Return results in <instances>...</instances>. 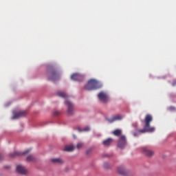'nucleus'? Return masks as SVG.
<instances>
[{
    "mask_svg": "<svg viewBox=\"0 0 176 176\" xmlns=\"http://www.w3.org/2000/svg\"><path fill=\"white\" fill-rule=\"evenodd\" d=\"M2 159H3V155L0 154V161L2 160Z\"/></svg>",
    "mask_w": 176,
    "mask_h": 176,
    "instance_id": "24",
    "label": "nucleus"
},
{
    "mask_svg": "<svg viewBox=\"0 0 176 176\" xmlns=\"http://www.w3.org/2000/svg\"><path fill=\"white\" fill-rule=\"evenodd\" d=\"M58 96L59 97H61L62 98H67V97H68V96L65 94L64 92H58Z\"/></svg>",
    "mask_w": 176,
    "mask_h": 176,
    "instance_id": "19",
    "label": "nucleus"
},
{
    "mask_svg": "<svg viewBox=\"0 0 176 176\" xmlns=\"http://www.w3.org/2000/svg\"><path fill=\"white\" fill-rule=\"evenodd\" d=\"M48 71H49L48 78L50 80L54 81L60 78V73L57 72L54 66H50L48 67Z\"/></svg>",
    "mask_w": 176,
    "mask_h": 176,
    "instance_id": "3",
    "label": "nucleus"
},
{
    "mask_svg": "<svg viewBox=\"0 0 176 176\" xmlns=\"http://www.w3.org/2000/svg\"><path fill=\"white\" fill-rule=\"evenodd\" d=\"M71 79L72 80H75L76 82H82V80H83V76L76 73L72 75Z\"/></svg>",
    "mask_w": 176,
    "mask_h": 176,
    "instance_id": "7",
    "label": "nucleus"
},
{
    "mask_svg": "<svg viewBox=\"0 0 176 176\" xmlns=\"http://www.w3.org/2000/svg\"><path fill=\"white\" fill-rule=\"evenodd\" d=\"M100 87H101L100 82L97 81V80L91 79L85 86V89L88 91L97 90V89H100Z\"/></svg>",
    "mask_w": 176,
    "mask_h": 176,
    "instance_id": "2",
    "label": "nucleus"
},
{
    "mask_svg": "<svg viewBox=\"0 0 176 176\" xmlns=\"http://www.w3.org/2000/svg\"><path fill=\"white\" fill-rule=\"evenodd\" d=\"M31 152V149H28L25 151L23 153H20V151H15L13 153L10 154V156L11 157H16V156H21V155H27Z\"/></svg>",
    "mask_w": 176,
    "mask_h": 176,
    "instance_id": "10",
    "label": "nucleus"
},
{
    "mask_svg": "<svg viewBox=\"0 0 176 176\" xmlns=\"http://www.w3.org/2000/svg\"><path fill=\"white\" fill-rule=\"evenodd\" d=\"M142 152L143 155L147 156V157H152V156L155 155V152H153V151L148 149L146 147H143L142 148Z\"/></svg>",
    "mask_w": 176,
    "mask_h": 176,
    "instance_id": "6",
    "label": "nucleus"
},
{
    "mask_svg": "<svg viewBox=\"0 0 176 176\" xmlns=\"http://www.w3.org/2000/svg\"><path fill=\"white\" fill-rule=\"evenodd\" d=\"M169 109H170V111H175V107H170L169 108Z\"/></svg>",
    "mask_w": 176,
    "mask_h": 176,
    "instance_id": "23",
    "label": "nucleus"
},
{
    "mask_svg": "<svg viewBox=\"0 0 176 176\" xmlns=\"http://www.w3.org/2000/svg\"><path fill=\"white\" fill-rule=\"evenodd\" d=\"M113 134L116 137H119L120 135H122V130L116 129L113 132Z\"/></svg>",
    "mask_w": 176,
    "mask_h": 176,
    "instance_id": "17",
    "label": "nucleus"
},
{
    "mask_svg": "<svg viewBox=\"0 0 176 176\" xmlns=\"http://www.w3.org/2000/svg\"><path fill=\"white\" fill-rule=\"evenodd\" d=\"M65 104L67 107V113L72 115V113H74V104L69 100L65 101Z\"/></svg>",
    "mask_w": 176,
    "mask_h": 176,
    "instance_id": "8",
    "label": "nucleus"
},
{
    "mask_svg": "<svg viewBox=\"0 0 176 176\" xmlns=\"http://www.w3.org/2000/svg\"><path fill=\"white\" fill-rule=\"evenodd\" d=\"M113 140L112 138H108L103 141L102 144L104 146H109L112 144Z\"/></svg>",
    "mask_w": 176,
    "mask_h": 176,
    "instance_id": "15",
    "label": "nucleus"
},
{
    "mask_svg": "<svg viewBox=\"0 0 176 176\" xmlns=\"http://www.w3.org/2000/svg\"><path fill=\"white\" fill-rule=\"evenodd\" d=\"M98 98H99L100 101H102V102H104V104L109 102V96L104 91L100 92L98 94Z\"/></svg>",
    "mask_w": 176,
    "mask_h": 176,
    "instance_id": "4",
    "label": "nucleus"
},
{
    "mask_svg": "<svg viewBox=\"0 0 176 176\" xmlns=\"http://www.w3.org/2000/svg\"><path fill=\"white\" fill-rule=\"evenodd\" d=\"M127 145V141L126 140V136L122 135L118 142V148H120L121 149H123L124 146Z\"/></svg>",
    "mask_w": 176,
    "mask_h": 176,
    "instance_id": "5",
    "label": "nucleus"
},
{
    "mask_svg": "<svg viewBox=\"0 0 176 176\" xmlns=\"http://www.w3.org/2000/svg\"><path fill=\"white\" fill-rule=\"evenodd\" d=\"M117 173H118V174H120L121 175H126V169L124 168V166H118L117 168Z\"/></svg>",
    "mask_w": 176,
    "mask_h": 176,
    "instance_id": "13",
    "label": "nucleus"
},
{
    "mask_svg": "<svg viewBox=\"0 0 176 176\" xmlns=\"http://www.w3.org/2000/svg\"><path fill=\"white\" fill-rule=\"evenodd\" d=\"M122 119H123V116H122L121 115H118V116H113L112 119H108V121L110 123H113V122H116V120H122Z\"/></svg>",
    "mask_w": 176,
    "mask_h": 176,
    "instance_id": "12",
    "label": "nucleus"
},
{
    "mask_svg": "<svg viewBox=\"0 0 176 176\" xmlns=\"http://www.w3.org/2000/svg\"><path fill=\"white\" fill-rule=\"evenodd\" d=\"M104 167L105 168H109V163H108V162L104 163Z\"/></svg>",
    "mask_w": 176,
    "mask_h": 176,
    "instance_id": "22",
    "label": "nucleus"
},
{
    "mask_svg": "<svg viewBox=\"0 0 176 176\" xmlns=\"http://www.w3.org/2000/svg\"><path fill=\"white\" fill-rule=\"evenodd\" d=\"M90 131V127L89 126H87L83 129H80V128H78V131Z\"/></svg>",
    "mask_w": 176,
    "mask_h": 176,
    "instance_id": "20",
    "label": "nucleus"
},
{
    "mask_svg": "<svg viewBox=\"0 0 176 176\" xmlns=\"http://www.w3.org/2000/svg\"><path fill=\"white\" fill-rule=\"evenodd\" d=\"M74 149H75V147H74V146L72 145H69V146H65L64 151H65L66 152H72Z\"/></svg>",
    "mask_w": 176,
    "mask_h": 176,
    "instance_id": "16",
    "label": "nucleus"
},
{
    "mask_svg": "<svg viewBox=\"0 0 176 176\" xmlns=\"http://www.w3.org/2000/svg\"><path fill=\"white\" fill-rule=\"evenodd\" d=\"M26 160L27 162H35L36 159L35 158V157H34V155H29L27 157Z\"/></svg>",
    "mask_w": 176,
    "mask_h": 176,
    "instance_id": "18",
    "label": "nucleus"
},
{
    "mask_svg": "<svg viewBox=\"0 0 176 176\" xmlns=\"http://www.w3.org/2000/svg\"><path fill=\"white\" fill-rule=\"evenodd\" d=\"M54 115H58V112H57V111L54 112Z\"/></svg>",
    "mask_w": 176,
    "mask_h": 176,
    "instance_id": "26",
    "label": "nucleus"
},
{
    "mask_svg": "<svg viewBox=\"0 0 176 176\" xmlns=\"http://www.w3.org/2000/svg\"><path fill=\"white\" fill-rule=\"evenodd\" d=\"M82 146H83V143L80 142L77 144L76 148L77 149H80V148H82Z\"/></svg>",
    "mask_w": 176,
    "mask_h": 176,
    "instance_id": "21",
    "label": "nucleus"
},
{
    "mask_svg": "<svg viewBox=\"0 0 176 176\" xmlns=\"http://www.w3.org/2000/svg\"><path fill=\"white\" fill-rule=\"evenodd\" d=\"M16 171L19 174H21L22 175H25L28 173V170L25 169V167L21 165L16 166Z\"/></svg>",
    "mask_w": 176,
    "mask_h": 176,
    "instance_id": "9",
    "label": "nucleus"
},
{
    "mask_svg": "<svg viewBox=\"0 0 176 176\" xmlns=\"http://www.w3.org/2000/svg\"><path fill=\"white\" fill-rule=\"evenodd\" d=\"M51 162L55 164H63L64 163V161L61 158H53L51 160Z\"/></svg>",
    "mask_w": 176,
    "mask_h": 176,
    "instance_id": "14",
    "label": "nucleus"
},
{
    "mask_svg": "<svg viewBox=\"0 0 176 176\" xmlns=\"http://www.w3.org/2000/svg\"><path fill=\"white\" fill-rule=\"evenodd\" d=\"M173 86H175V85H176V81H173Z\"/></svg>",
    "mask_w": 176,
    "mask_h": 176,
    "instance_id": "25",
    "label": "nucleus"
},
{
    "mask_svg": "<svg viewBox=\"0 0 176 176\" xmlns=\"http://www.w3.org/2000/svg\"><path fill=\"white\" fill-rule=\"evenodd\" d=\"M153 120V118L151 114H147L144 120H142V123L145 124L143 129L138 131L140 134H144L145 133H153L155 131V127L151 126V122Z\"/></svg>",
    "mask_w": 176,
    "mask_h": 176,
    "instance_id": "1",
    "label": "nucleus"
},
{
    "mask_svg": "<svg viewBox=\"0 0 176 176\" xmlns=\"http://www.w3.org/2000/svg\"><path fill=\"white\" fill-rule=\"evenodd\" d=\"M25 115H27V111H19L14 114L12 119H19V118H22V116H25Z\"/></svg>",
    "mask_w": 176,
    "mask_h": 176,
    "instance_id": "11",
    "label": "nucleus"
}]
</instances>
